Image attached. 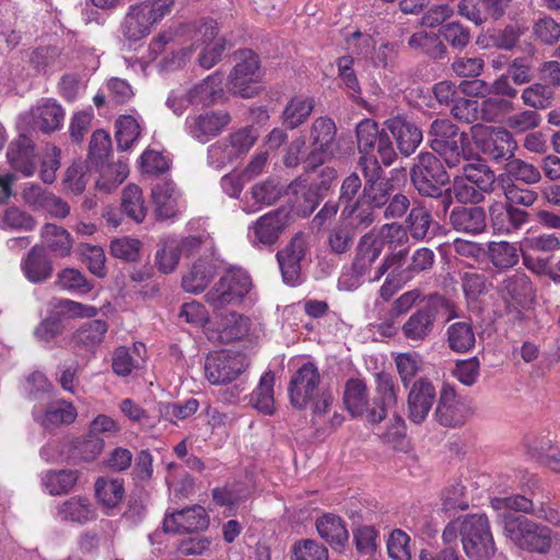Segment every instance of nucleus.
<instances>
[{
  "instance_id": "33",
  "label": "nucleus",
  "mask_w": 560,
  "mask_h": 560,
  "mask_svg": "<svg viewBox=\"0 0 560 560\" xmlns=\"http://www.w3.org/2000/svg\"><path fill=\"white\" fill-rule=\"evenodd\" d=\"M33 417L36 422L47 430L61 424H70L77 418V410L71 402L58 400L51 402L44 412L34 410Z\"/></svg>"
},
{
  "instance_id": "29",
  "label": "nucleus",
  "mask_w": 560,
  "mask_h": 560,
  "mask_svg": "<svg viewBox=\"0 0 560 560\" xmlns=\"http://www.w3.org/2000/svg\"><path fill=\"white\" fill-rule=\"evenodd\" d=\"M7 160L10 166L23 176H32L36 165L32 140L25 135H20L9 144Z\"/></svg>"
},
{
  "instance_id": "9",
  "label": "nucleus",
  "mask_w": 560,
  "mask_h": 560,
  "mask_svg": "<svg viewBox=\"0 0 560 560\" xmlns=\"http://www.w3.org/2000/svg\"><path fill=\"white\" fill-rule=\"evenodd\" d=\"M410 176L420 195L441 199L443 196L441 187L450 180L441 161L430 152L418 155V162L411 168Z\"/></svg>"
},
{
  "instance_id": "56",
  "label": "nucleus",
  "mask_w": 560,
  "mask_h": 560,
  "mask_svg": "<svg viewBox=\"0 0 560 560\" xmlns=\"http://www.w3.org/2000/svg\"><path fill=\"white\" fill-rule=\"evenodd\" d=\"M336 65L338 78L347 94L355 101L361 98L362 90L353 69L354 59L351 56H341L337 59Z\"/></svg>"
},
{
  "instance_id": "40",
  "label": "nucleus",
  "mask_w": 560,
  "mask_h": 560,
  "mask_svg": "<svg viewBox=\"0 0 560 560\" xmlns=\"http://www.w3.org/2000/svg\"><path fill=\"white\" fill-rule=\"evenodd\" d=\"M492 192L504 196L506 205H521L530 207L537 200L538 195L529 189L518 187L510 177H492Z\"/></svg>"
},
{
  "instance_id": "45",
  "label": "nucleus",
  "mask_w": 560,
  "mask_h": 560,
  "mask_svg": "<svg viewBox=\"0 0 560 560\" xmlns=\"http://www.w3.org/2000/svg\"><path fill=\"white\" fill-rule=\"evenodd\" d=\"M432 224L431 208L423 205L415 206L406 220L407 231L410 236L417 241L431 238L434 235Z\"/></svg>"
},
{
  "instance_id": "22",
  "label": "nucleus",
  "mask_w": 560,
  "mask_h": 560,
  "mask_svg": "<svg viewBox=\"0 0 560 560\" xmlns=\"http://www.w3.org/2000/svg\"><path fill=\"white\" fill-rule=\"evenodd\" d=\"M498 292L509 308L525 307L535 298V291L525 273L516 272L508 277L499 287Z\"/></svg>"
},
{
  "instance_id": "7",
  "label": "nucleus",
  "mask_w": 560,
  "mask_h": 560,
  "mask_svg": "<svg viewBox=\"0 0 560 560\" xmlns=\"http://www.w3.org/2000/svg\"><path fill=\"white\" fill-rule=\"evenodd\" d=\"M463 93L468 98H459L452 107L453 115L459 120L475 122L490 121V84L480 79L464 81Z\"/></svg>"
},
{
  "instance_id": "35",
  "label": "nucleus",
  "mask_w": 560,
  "mask_h": 560,
  "mask_svg": "<svg viewBox=\"0 0 560 560\" xmlns=\"http://www.w3.org/2000/svg\"><path fill=\"white\" fill-rule=\"evenodd\" d=\"M94 488L98 504L104 509L107 515H112L113 511L119 506L124 499V481L118 478L100 477L95 481Z\"/></svg>"
},
{
  "instance_id": "2",
  "label": "nucleus",
  "mask_w": 560,
  "mask_h": 560,
  "mask_svg": "<svg viewBox=\"0 0 560 560\" xmlns=\"http://www.w3.org/2000/svg\"><path fill=\"white\" fill-rule=\"evenodd\" d=\"M357 145L360 153L359 165L365 180L377 182L382 175L381 163L389 166L397 158L393 142L375 120L365 118L355 128Z\"/></svg>"
},
{
  "instance_id": "3",
  "label": "nucleus",
  "mask_w": 560,
  "mask_h": 560,
  "mask_svg": "<svg viewBox=\"0 0 560 560\" xmlns=\"http://www.w3.org/2000/svg\"><path fill=\"white\" fill-rule=\"evenodd\" d=\"M173 7L174 0H142L129 5L119 27L122 38L137 43L148 37Z\"/></svg>"
},
{
  "instance_id": "14",
  "label": "nucleus",
  "mask_w": 560,
  "mask_h": 560,
  "mask_svg": "<svg viewBox=\"0 0 560 560\" xmlns=\"http://www.w3.org/2000/svg\"><path fill=\"white\" fill-rule=\"evenodd\" d=\"M320 374L313 362L303 363L292 375L288 392L292 406L305 409L318 393Z\"/></svg>"
},
{
  "instance_id": "39",
  "label": "nucleus",
  "mask_w": 560,
  "mask_h": 560,
  "mask_svg": "<svg viewBox=\"0 0 560 560\" xmlns=\"http://www.w3.org/2000/svg\"><path fill=\"white\" fill-rule=\"evenodd\" d=\"M40 237L45 247L57 257L65 258L71 255L73 238L62 226L46 223L40 230Z\"/></svg>"
},
{
  "instance_id": "20",
  "label": "nucleus",
  "mask_w": 560,
  "mask_h": 560,
  "mask_svg": "<svg viewBox=\"0 0 560 560\" xmlns=\"http://www.w3.org/2000/svg\"><path fill=\"white\" fill-rule=\"evenodd\" d=\"M376 397L369 412V423L378 424L387 416V410L397 405L399 386L388 373L376 374Z\"/></svg>"
},
{
  "instance_id": "34",
  "label": "nucleus",
  "mask_w": 560,
  "mask_h": 560,
  "mask_svg": "<svg viewBox=\"0 0 560 560\" xmlns=\"http://www.w3.org/2000/svg\"><path fill=\"white\" fill-rule=\"evenodd\" d=\"M31 117L34 128L49 133L61 128L65 110L61 105L48 100L32 108Z\"/></svg>"
},
{
  "instance_id": "47",
  "label": "nucleus",
  "mask_w": 560,
  "mask_h": 560,
  "mask_svg": "<svg viewBox=\"0 0 560 560\" xmlns=\"http://www.w3.org/2000/svg\"><path fill=\"white\" fill-rule=\"evenodd\" d=\"M319 536L331 546L342 547L349 538L348 530L341 517L335 514H324L316 521Z\"/></svg>"
},
{
  "instance_id": "55",
  "label": "nucleus",
  "mask_w": 560,
  "mask_h": 560,
  "mask_svg": "<svg viewBox=\"0 0 560 560\" xmlns=\"http://www.w3.org/2000/svg\"><path fill=\"white\" fill-rule=\"evenodd\" d=\"M498 176L510 177V180H521L527 185L536 184L541 178V174L536 166L518 159L506 162L504 171Z\"/></svg>"
},
{
  "instance_id": "62",
  "label": "nucleus",
  "mask_w": 560,
  "mask_h": 560,
  "mask_svg": "<svg viewBox=\"0 0 560 560\" xmlns=\"http://www.w3.org/2000/svg\"><path fill=\"white\" fill-rule=\"evenodd\" d=\"M58 316L68 318H92L96 316L97 308L69 299L58 298L50 302Z\"/></svg>"
},
{
  "instance_id": "4",
  "label": "nucleus",
  "mask_w": 560,
  "mask_h": 560,
  "mask_svg": "<svg viewBox=\"0 0 560 560\" xmlns=\"http://www.w3.org/2000/svg\"><path fill=\"white\" fill-rule=\"evenodd\" d=\"M430 148L439 154L450 167L459 165L466 159L465 149L468 145V137L460 132L458 127L450 119H435L428 132Z\"/></svg>"
},
{
  "instance_id": "30",
  "label": "nucleus",
  "mask_w": 560,
  "mask_h": 560,
  "mask_svg": "<svg viewBox=\"0 0 560 560\" xmlns=\"http://www.w3.org/2000/svg\"><path fill=\"white\" fill-rule=\"evenodd\" d=\"M25 278L32 283L44 282L51 277L52 264L45 247L35 245L21 261Z\"/></svg>"
},
{
  "instance_id": "46",
  "label": "nucleus",
  "mask_w": 560,
  "mask_h": 560,
  "mask_svg": "<svg viewBox=\"0 0 560 560\" xmlns=\"http://www.w3.org/2000/svg\"><path fill=\"white\" fill-rule=\"evenodd\" d=\"M315 106L313 97L296 95L292 97L282 112L283 124L289 129L303 125L311 116Z\"/></svg>"
},
{
  "instance_id": "16",
  "label": "nucleus",
  "mask_w": 560,
  "mask_h": 560,
  "mask_svg": "<svg viewBox=\"0 0 560 560\" xmlns=\"http://www.w3.org/2000/svg\"><path fill=\"white\" fill-rule=\"evenodd\" d=\"M306 254V240L302 233L295 234L290 243L277 253V261L283 281L289 285L301 282V261Z\"/></svg>"
},
{
  "instance_id": "44",
  "label": "nucleus",
  "mask_w": 560,
  "mask_h": 560,
  "mask_svg": "<svg viewBox=\"0 0 560 560\" xmlns=\"http://www.w3.org/2000/svg\"><path fill=\"white\" fill-rule=\"evenodd\" d=\"M107 329L108 325L106 322L101 319H93L83 324L72 335L71 341L77 348L93 350L102 343Z\"/></svg>"
},
{
  "instance_id": "12",
  "label": "nucleus",
  "mask_w": 560,
  "mask_h": 560,
  "mask_svg": "<svg viewBox=\"0 0 560 560\" xmlns=\"http://www.w3.org/2000/svg\"><path fill=\"white\" fill-rule=\"evenodd\" d=\"M246 368V358L243 354L220 351L207 357L205 375L211 384L220 385L234 381Z\"/></svg>"
},
{
  "instance_id": "59",
  "label": "nucleus",
  "mask_w": 560,
  "mask_h": 560,
  "mask_svg": "<svg viewBox=\"0 0 560 560\" xmlns=\"http://www.w3.org/2000/svg\"><path fill=\"white\" fill-rule=\"evenodd\" d=\"M57 284L72 294L84 295L92 291L93 284L75 268H66L57 276Z\"/></svg>"
},
{
  "instance_id": "32",
  "label": "nucleus",
  "mask_w": 560,
  "mask_h": 560,
  "mask_svg": "<svg viewBox=\"0 0 560 560\" xmlns=\"http://www.w3.org/2000/svg\"><path fill=\"white\" fill-rule=\"evenodd\" d=\"M281 194L282 188L275 179H266L250 188L242 209L248 214L255 213L265 206L273 205Z\"/></svg>"
},
{
  "instance_id": "37",
  "label": "nucleus",
  "mask_w": 560,
  "mask_h": 560,
  "mask_svg": "<svg viewBox=\"0 0 560 560\" xmlns=\"http://www.w3.org/2000/svg\"><path fill=\"white\" fill-rule=\"evenodd\" d=\"M214 272L213 256L200 257L194 262L190 271L183 277L182 285L187 292L199 293L206 289Z\"/></svg>"
},
{
  "instance_id": "15",
  "label": "nucleus",
  "mask_w": 560,
  "mask_h": 560,
  "mask_svg": "<svg viewBox=\"0 0 560 560\" xmlns=\"http://www.w3.org/2000/svg\"><path fill=\"white\" fill-rule=\"evenodd\" d=\"M196 48L200 49L198 63L203 69L215 66L226 48V39L219 35L218 23L213 20L206 21L198 30Z\"/></svg>"
},
{
  "instance_id": "57",
  "label": "nucleus",
  "mask_w": 560,
  "mask_h": 560,
  "mask_svg": "<svg viewBox=\"0 0 560 560\" xmlns=\"http://www.w3.org/2000/svg\"><path fill=\"white\" fill-rule=\"evenodd\" d=\"M410 48L420 50L431 58H443L446 47L440 40L439 36L433 33L418 32L412 34L408 39Z\"/></svg>"
},
{
  "instance_id": "60",
  "label": "nucleus",
  "mask_w": 560,
  "mask_h": 560,
  "mask_svg": "<svg viewBox=\"0 0 560 560\" xmlns=\"http://www.w3.org/2000/svg\"><path fill=\"white\" fill-rule=\"evenodd\" d=\"M448 347L456 352H466L475 345V334L471 326L464 322H457L447 328Z\"/></svg>"
},
{
  "instance_id": "42",
  "label": "nucleus",
  "mask_w": 560,
  "mask_h": 560,
  "mask_svg": "<svg viewBox=\"0 0 560 560\" xmlns=\"http://www.w3.org/2000/svg\"><path fill=\"white\" fill-rule=\"evenodd\" d=\"M560 249V237L555 233H542L526 236L522 241L521 250L524 264L533 269L530 255L535 253L551 254Z\"/></svg>"
},
{
  "instance_id": "63",
  "label": "nucleus",
  "mask_w": 560,
  "mask_h": 560,
  "mask_svg": "<svg viewBox=\"0 0 560 560\" xmlns=\"http://www.w3.org/2000/svg\"><path fill=\"white\" fill-rule=\"evenodd\" d=\"M533 38L547 46H553L560 40V23L549 15L534 21L532 26Z\"/></svg>"
},
{
  "instance_id": "13",
  "label": "nucleus",
  "mask_w": 560,
  "mask_h": 560,
  "mask_svg": "<svg viewBox=\"0 0 560 560\" xmlns=\"http://www.w3.org/2000/svg\"><path fill=\"white\" fill-rule=\"evenodd\" d=\"M463 549L471 560H488L490 545L489 521L486 514L467 515Z\"/></svg>"
},
{
  "instance_id": "49",
  "label": "nucleus",
  "mask_w": 560,
  "mask_h": 560,
  "mask_svg": "<svg viewBox=\"0 0 560 560\" xmlns=\"http://www.w3.org/2000/svg\"><path fill=\"white\" fill-rule=\"evenodd\" d=\"M273 385L275 374L270 371L265 372L250 394V405L264 415L270 416L275 412Z\"/></svg>"
},
{
  "instance_id": "24",
  "label": "nucleus",
  "mask_w": 560,
  "mask_h": 560,
  "mask_svg": "<svg viewBox=\"0 0 560 560\" xmlns=\"http://www.w3.org/2000/svg\"><path fill=\"white\" fill-rule=\"evenodd\" d=\"M155 214L161 220L174 219L184 209L182 194L171 180H163L152 188Z\"/></svg>"
},
{
  "instance_id": "21",
  "label": "nucleus",
  "mask_w": 560,
  "mask_h": 560,
  "mask_svg": "<svg viewBox=\"0 0 560 560\" xmlns=\"http://www.w3.org/2000/svg\"><path fill=\"white\" fill-rule=\"evenodd\" d=\"M209 525L206 510L200 505H194L170 514L163 521V529L166 533H192L203 530Z\"/></svg>"
},
{
  "instance_id": "23",
  "label": "nucleus",
  "mask_w": 560,
  "mask_h": 560,
  "mask_svg": "<svg viewBox=\"0 0 560 560\" xmlns=\"http://www.w3.org/2000/svg\"><path fill=\"white\" fill-rule=\"evenodd\" d=\"M387 130L396 140L398 150L405 156L411 155L422 141V131L406 116H395L385 121Z\"/></svg>"
},
{
  "instance_id": "61",
  "label": "nucleus",
  "mask_w": 560,
  "mask_h": 560,
  "mask_svg": "<svg viewBox=\"0 0 560 560\" xmlns=\"http://www.w3.org/2000/svg\"><path fill=\"white\" fill-rule=\"evenodd\" d=\"M139 121L130 116L122 115L116 120L117 147L121 151L129 150L140 136Z\"/></svg>"
},
{
  "instance_id": "10",
  "label": "nucleus",
  "mask_w": 560,
  "mask_h": 560,
  "mask_svg": "<svg viewBox=\"0 0 560 560\" xmlns=\"http://www.w3.org/2000/svg\"><path fill=\"white\" fill-rule=\"evenodd\" d=\"M336 135L337 127L331 118L320 116L313 121L310 131L312 150L304 160L307 170H315L332 155Z\"/></svg>"
},
{
  "instance_id": "28",
  "label": "nucleus",
  "mask_w": 560,
  "mask_h": 560,
  "mask_svg": "<svg viewBox=\"0 0 560 560\" xmlns=\"http://www.w3.org/2000/svg\"><path fill=\"white\" fill-rule=\"evenodd\" d=\"M342 400L348 412L354 418H365L369 422L370 394L364 380L351 377L345 384Z\"/></svg>"
},
{
  "instance_id": "43",
  "label": "nucleus",
  "mask_w": 560,
  "mask_h": 560,
  "mask_svg": "<svg viewBox=\"0 0 560 560\" xmlns=\"http://www.w3.org/2000/svg\"><path fill=\"white\" fill-rule=\"evenodd\" d=\"M497 211L495 218H492L493 233L509 234L528 221L527 211L511 207V205L501 206L500 210L492 207V213Z\"/></svg>"
},
{
  "instance_id": "26",
  "label": "nucleus",
  "mask_w": 560,
  "mask_h": 560,
  "mask_svg": "<svg viewBox=\"0 0 560 560\" xmlns=\"http://www.w3.org/2000/svg\"><path fill=\"white\" fill-rule=\"evenodd\" d=\"M436 319V311L425 305L413 312L401 326L402 336L416 346L423 343L432 334Z\"/></svg>"
},
{
  "instance_id": "5",
  "label": "nucleus",
  "mask_w": 560,
  "mask_h": 560,
  "mask_svg": "<svg viewBox=\"0 0 560 560\" xmlns=\"http://www.w3.org/2000/svg\"><path fill=\"white\" fill-rule=\"evenodd\" d=\"M235 65L228 77L229 90L241 97L250 98L261 90L262 71L258 56L250 49L234 55Z\"/></svg>"
},
{
  "instance_id": "11",
  "label": "nucleus",
  "mask_w": 560,
  "mask_h": 560,
  "mask_svg": "<svg viewBox=\"0 0 560 560\" xmlns=\"http://www.w3.org/2000/svg\"><path fill=\"white\" fill-rule=\"evenodd\" d=\"M230 122L231 115L226 110H208L188 115L184 129L190 138L205 144L220 136Z\"/></svg>"
},
{
  "instance_id": "58",
  "label": "nucleus",
  "mask_w": 560,
  "mask_h": 560,
  "mask_svg": "<svg viewBox=\"0 0 560 560\" xmlns=\"http://www.w3.org/2000/svg\"><path fill=\"white\" fill-rule=\"evenodd\" d=\"M178 244V237H167L163 241L161 248L156 252L155 262L159 270L163 273H170L177 267L179 259L183 256Z\"/></svg>"
},
{
  "instance_id": "38",
  "label": "nucleus",
  "mask_w": 560,
  "mask_h": 560,
  "mask_svg": "<svg viewBox=\"0 0 560 560\" xmlns=\"http://www.w3.org/2000/svg\"><path fill=\"white\" fill-rule=\"evenodd\" d=\"M462 288L469 310L479 314L483 310L482 298L488 293V277L485 272H465L462 277Z\"/></svg>"
},
{
  "instance_id": "1",
  "label": "nucleus",
  "mask_w": 560,
  "mask_h": 560,
  "mask_svg": "<svg viewBox=\"0 0 560 560\" xmlns=\"http://www.w3.org/2000/svg\"><path fill=\"white\" fill-rule=\"evenodd\" d=\"M410 206L407 196L394 194L393 185L388 182L365 180L362 194L353 202L346 203L340 213V221L353 230H364L378 218L377 210L384 208L386 220L401 218Z\"/></svg>"
},
{
  "instance_id": "36",
  "label": "nucleus",
  "mask_w": 560,
  "mask_h": 560,
  "mask_svg": "<svg viewBox=\"0 0 560 560\" xmlns=\"http://www.w3.org/2000/svg\"><path fill=\"white\" fill-rule=\"evenodd\" d=\"M450 221L456 231L477 234L483 232L487 226L483 208L458 207L452 210Z\"/></svg>"
},
{
  "instance_id": "18",
  "label": "nucleus",
  "mask_w": 560,
  "mask_h": 560,
  "mask_svg": "<svg viewBox=\"0 0 560 560\" xmlns=\"http://www.w3.org/2000/svg\"><path fill=\"white\" fill-rule=\"evenodd\" d=\"M285 214L280 210L270 211L258 218L248 228V240L254 247L272 246L283 232Z\"/></svg>"
},
{
  "instance_id": "41",
  "label": "nucleus",
  "mask_w": 560,
  "mask_h": 560,
  "mask_svg": "<svg viewBox=\"0 0 560 560\" xmlns=\"http://www.w3.org/2000/svg\"><path fill=\"white\" fill-rule=\"evenodd\" d=\"M502 502L512 510L533 514L536 517L546 520L550 523L559 522V514L555 509L547 506L545 503H541L536 508L532 500L523 495H514L503 500L492 499V508L498 509L499 504Z\"/></svg>"
},
{
  "instance_id": "51",
  "label": "nucleus",
  "mask_w": 560,
  "mask_h": 560,
  "mask_svg": "<svg viewBox=\"0 0 560 560\" xmlns=\"http://www.w3.org/2000/svg\"><path fill=\"white\" fill-rule=\"evenodd\" d=\"M121 208L127 217L140 223L147 215V206L142 190L135 184L127 185L121 192Z\"/></svg>"
},
{
  "instance_id": "53",
  "label": "nucleus",
  "mask_w": 560,
  "mask_h": 560,
  "mask_svg": "<svg viewBox=\"0 0 560 560\" xmlns=\"http://www.w3.org/2000/svg\"><path fill=\"white\" fill-rule=\"evenodd\" d=\"M36 220L32 214L16 206H11L0 213V229L4 231H33Z\"/></svg>"
},
{
  "instance_id": "31",
  "label": "nucleus",
  "mask_w": 560,
  "mask_h": 560,
  "mask_svg": "<svg viewBox=\"0 0 560 560\" xmlns=\"http://www.w3.org/2000/svg\"><path fill=\"white\" fill-rule=\"evenodd\" d=\"M487 190L478 188L465 176H456L453 185L447 188L442 196L444 211H447L455 199L459 203H478L485 199Z\"/></svg>"
},
{
  "instance_id": "50",
  "label": "nucleus",
  "mask_w": 560,
  "mask_h": 560,
  "mask_svg": "<svg viewBox=\"0 0 560 560\" xmlns=\"http://www.w3.org/2000/svg\"><path fill=\"white\" fill-rule=\"evenodd\" d=\"M78 481V471L71 469L48 470L42 477V483L50 495L70 492Z\"/></svg>"
},
{
  "instance_id": "19",
  "label": "nucleus",
  "mask_w": 560,
  "mask_h": 560,
  "mask_svg": "<svg viewBox=\"0 0 560 560\" xmlns=\"http://www.w3.org/2000/svg\"><path fill=\"white\" fill-rule=\"evenodd\" d=\"M468 416L469 408L457 396L454 387L448 384L443 385L435 409L438 422L444 427H459L465 423Z\"/></svg>"
},
{
  "instance_id": "8",
  "label": "nucleus",
  "mask_w": 560,
  "mask_h": 560,
  "mask_svg": "<svg viewBox=\"0 0 560 560\" xmlns=\"http://www.w3.org/2000/svg\"><path fill=\"white\" fill-rule=\"evenodd\" d=\"M252 289V279L243 269L228 270L207 292L206 301L215 310L243 301Z\"/></svg>"
},
{
  "instance_id": "64",
  "label": "nucleus",
  "mask_w": 560,
  "mask_h": 560,
  "mask_svg": "<svg viewBox=\"0 0 560 560\" xmlns=\"http://www.w3.org/2000/svg\"><path fill=\"white\" fill-rule=\"evenodd\" d=\"M224 139L240 160L254 147L258 139V133L254 127L245 126L231 131Z\"/></svg>"
},
{
  "instance_id": "25",
  "label": "nucleus",
  "mask_w": 560,
  "mask_h": 560,
  "mask_svg": "<svg viewBox=\"0 0 560 560\" xmlns=\"http://www.w3.org/2000/svg\"><path fill=\"white\" fill-rule=\"evenodd\" d=\"M435 400L433 384L424 378L413 383L408 394V418L416 424L422 423Z\"/></svg>"
},
{
  "instance_id": "52",
  "label": "nucleus",
  "mask_w": 560,
  "mask_h": 560,
  "mask_svg": "<svg viewBox=\"0 0 560 560\" xmlns=\"http://www.w3.org/2000/svg\"><path fill=\"white\" fill-rule=\"evenodd\" d=\"M178 245L183 256H192L200 254L201 257L213 256L214 242L206 230L196 234L178 237Z\"/></svg>"
},
{
  "instance_id": "6",
  "label": "nucleus",
  "mask_w": 560,
  "mask_h": 560,
  "mask_svg": "<svg viewBox=\"0 0 560 560\" xmlns=\"http://www.w3.org/2000/svg\"><path fill=\"white\" fill-rule=\"evenodd\" d=\"M504 534L521 548L546 553L549 551L553 536L549 527L534 523L523 516H505Z\"/></svg>"
},
{
  "instance_id": "17",
  "label": "nucleus",
  "mask_w": 560,
  "mask_h": 560,
  "mask_svg": "<svg viewBox=\"0 0 560 560\" xmlns=\"http://www.w3.org/2000/svg\"><path fill=\"white\" fill-rule=\"evenodd\" d=\"M406 252L399 250L384 258L382 264L375 269L374 273L369 278L370 281H378L386 272H388L384 283L380 288V295L383 300L388 301L404 284L409 280H402V271L400 267L405 265Z\"/></svg>"
},
{
  "instance_id": "27",
  "label": "nucleus",
  "mask_w": 560,
  "mask_h": 560,
  "mask_svg": "<svg viewBox=\"0 0 560 560\" xmlns=\"http://www.w3.org/2000/svg\"><path fill=\"white\" fill-rule=\"evenodd\" d=\"M56 518L60 522L84 525L97 518V511L89 498L74 495L57 505Z\"/></svg>"
},
{
  "instance_id": "54",
  "label": "nucleus",
  "mask_w": 560,
  "mask_h": 560,
  "mask_svg": "<svg viewBox=\"0 0 560 560\" xmlns=\"http://www.w3.org/2000/svg\"><path fill=\"white\" fill-rule=\"evenodd\" d=\"M101 176L96 182L100 189L110 191L120 185L128 176L129 168L125 161H117L116 163H102L98 165Z\"/></svg>"
},
{
  "instance_id": "48",
  "label": "nucleus",
  "mask_w": 560,
  "mask_h": 560,
  "mask_svg": "<svg viewBox=\"0 0 560 560\" xmlns=\"http://www.w3.org/2000/svg\"><path fill=\"white\" fill-rule=\"evenodd\" d=\"M195 105H212L218 103L224 95L222 89V75L213 73L202 82L189 90Z\"/></svg>"
}]
</instances>
